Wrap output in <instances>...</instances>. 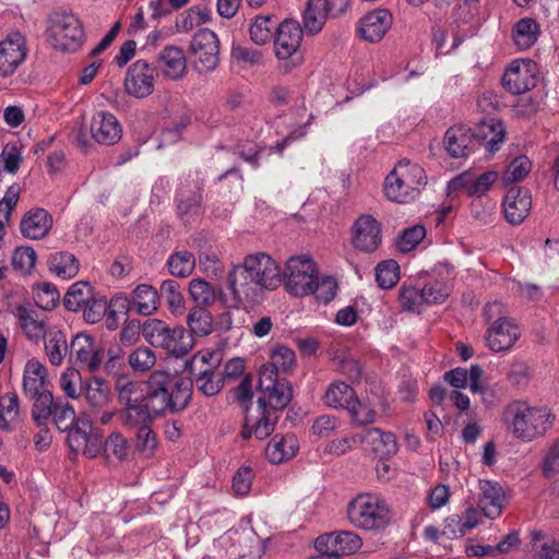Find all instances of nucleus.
<instances>
[{
    "instance_id": "nucleus-1",
    "label": "nucleus",
    "mask_w": 559,
    "mask_h": 559,
    "mask_svg": "<svg viewBox=\"0 0 559 559\" xmlns=\"http://www.w3.org/2000/svg\"><path fill=\"white\" fill-rule=\"evenodd\" d=\"M347 520L357 530L384 531L391 522L392 511L386 501L371 492L358 493L347 504Z\"/></svg>"
},
{
    "instance_id": "nucleus-2",
    "label": "nucleus",
    "mask_w": 559,
    "mask_h": 559,
    "mask_svg": "<svg viewBox=\"0 0 559 559\" xmlns=\"http://www.w3.org/2000/svg\"><path fill=\"white\" fill-rule=\"evenodd\" d=\"M426 182L423 167L409 160H401L386 176L384 193L392 201L407 203L419 194Z\"/></svg>"
},
{
    "instance_id": "nucleus-3",
    "label": "nucleus",
    "mask_w": 559,
    "mask_h": 559,
    "mask_svg": "<svg viewBox=\"0 0 559 559\" xmlns=\"http://www.w3.org/2000/svg\"><path fill=\"white\" fill-rule=\"evenodd\" d=\"M146 342L154 347H160L173 356L180 357L193 347V340L183 326H169L157 319L146 320L142 326Z\"/></svg>"
},
{
    "instance_id": "nucleus-4",
    "label": "nucleus",
    "mask_w": 559,
    "mask_h": 559,
    "mask_svg": "<svg viewBox=\"0 0 559 559\" xmlns=\"http://www.w3.org/2000/svg\"><path fill=\"white\" fill-rule=\"evenodd\" d=\"M48 39L55 49L75 51L84 40L83 25L71 12H53L49 16Z\"/></svg>"
},
{
    "instance_id": "nucleus-5",
    "label": "nucleus",
    "mask_w": 559,
    "mask_h": 559,
    "mask_svg": "<svg viewBox=\"0 0 559 559\" xmlns=\"http://www.w3.org/2000/svg\"><path fill=\"white\" fill-rule=\"evenodd\" d=\"M60 432H67V442L74 453L96 457L103 450V433L93 421H52Z\"/></svg>"
},
{
    "instance_id": "nucleus-6",
    "label": "nucleus",
    "mask_w": 559,
    "mask_h": 559,
    "mask_svg": "<svg viewBox=\"0 0 559 559\" xmlns=\"http://www.w3.org/2000/svg\"><path fill=\"white\" fill-rule=\"evenodd\" d=\"M189 52L192 67L199 74L214 71L219 63L218 36L210 28L199 29L191 38Z\"/></svg>"
},
{
    "instance_id": "nucleus-7",
    "label": "nucleus",
    "mask_w": 559,
    "mask_h": 559,
    "mask_svg": "<svg viewBox=\"0 0 559 559\" xmlns=\"http://www.w3.org/2000/svg\"><path fill=\"white\" fill-rule=\"evenodd\" d=\"M317 274V265L310 257L294 255L286 261L282 280H285L286 289L290 294L302 297L310 295Z\"/></svg>"
},
{
    "instance_id": "nucleus-8",
    "label": "nucleus",
    "mask_w": 559,
    "mask_h": 559,
    "mask_svg": "<svg viewBox=\"0 0 559 559\" xmlns=\"http://www.w3.org/2000/svg\"><path fill=\"white\" fill-rule=\"evenodd\" d=\"M243 263L254 278L259 289H275L280 286L282 272L271 255L264 252L249 254L243 259Z\"/></svg>"
},
{
    "instance_id": "nucleus-9",
    "label": "nucleus",
    "mask_w": 559,
    "mask_h": 559,
    "mask_svg": "<svg viewBox=\"0 0 559 559\" xmlns=\"http://www.w3.org/2000/svg\"><path fill=\"white\" fill-rule=\"evenodd\" d=\"M324 403L329 407L346 409L352 416L373 417L376 412L362 406L357 400L354 390L342 381L333 382L326 389Z\"/></svg>"
},
{
    "instance_id": "nucleus-10",
    "label": "nucleus",
    "mask_w": 559,
    "mask_h": 559,
    "mask_svg": "<svg viewBox=\"0 0 559 559\" xmlns=\"http://www.w3.org/2000/svg\"><path fill=\"white\" fill-rule=\"evenodd\" d=\"M537 66L532 60H515L506 70L503 86L512 94H522L536 85Z\"/></svg>"
},
{
    "instance_id": "nucleus-11",
    "label": "nucleus",
    "mask_w": 559,
    "mask_h": 559,
    "mask_svg": "<svg viewBox=\"0 0 559 559\" xmlns=\"http://www.w3.org/2000/svg\"><path fill=\"white\" fill-rule=\"evenodd\" d=\"M314 546L317 550L330 551L341 558L358 551L362 539L354 532L341 531L319 536Z\"/></svg>"
},
{
    "instance_id": "nucleus-12",
    "label": "nucleus",
    "mask_w": 559,
    "mask_h": 559,
    "mask_svg": "<svg viewBox=\"0 0 559 559\" xmlns=\"http://www.w3.org/2000/svg\"><path fill=\"white\" fill-rule=\"evenodd\" d=\"M154 81V69L146 61L138 60L127 71L124 87L129 95L143 98L152 94Z\"/></svg>"
},
{
    "instance_id": "nucleus-13",
    "label": "nucleus",
    "mask_w": 559,
    "mask_h": 559,
    "mask_svg": "<svg viewBox=\"0 0 559 559\" xmlns=\"http://www.w3.org/2000/svg\"><path fill=\"white\" fill-rule=\"evenodd\" d=\"M260 394L257 404L262 419H277V413L286 408L293 399V386L289 382H281L269 390H261Z\"/></svg>"
},
{
    "instance_id": "nucleus-14",
    "label": "nucleus",
    "mask_w": 559,
    "mask_h": 559,
    "mask_svg": "<svg viewBox=\"0 0 559 559\" xmlns=\"http://www.w3.org/2000/svg\"><path fill=\"white\" fill-rule=\"evenodd\" d=\"M26 57L25 39L19 32H12L0 41V75H11Z\"/></svg>"
},
{
    "instance_id": "nucleus-15",
    "label": "nucleus",
    "mask_w": 559,
    "mask_h": 559,
    "mask_svg": "<svg viewBox=\"0 0 559 559\" xmlns=\"http://www.w3.org/2000/svg\"><path fill=\"white\" fill-rule=\"evenodd\" d=\"M304 29L294 20H285L277 26L274 40V50L278 59L286 60L293 57L299 49Z\"/></svg>"
},
{
    "instance_id": "nucleus-16",
    "label": "nucleus",
    "mask_w": 559,
    "mask_h": 559,
    "mask_svg": "<svg viewBox=\"0 0 559 559\" xmlns=\"http://www.w3.org/2000/svg\"><path fill=\"white\" fill-rule=\"evenodd\" d=\"M228 287L236 304L254 301L260 293L245 263L235 265L228 274Z\"/></svg>"
},
{
    "instance_id": "nucleus-17",
    "label": "nucleus",
    "mask_w": 559,
    "mask_h": 559,
    "mask_svg": "<svg viewBox=\"0 0 559 559\" xmlns=\"http://www.w3.org/2000/svg\"><path fill=\"white\" fill-rule=\"evenodd\" d=\"M353 246L365 252L374 251L381 243V226L371 215L359 216L353 225Z\"/></svg>"
},
{
    "instance_id": "nucleus-18",
    "label": "nucleus",
    "mask_w": 559,
    "mask_h": 559,
    "mask_svg": "<svg viewBox=\"0 0 559 559\" xmlns=\"http://www.w3.org/2000/svg\"><path fill=\"white\" fill-rule=\"evenodd\" d=\"M69 355L74 364L88 371L97 370L102 364L100 353L93 337L86 333H79L73 337Z\"/></svg>"
},
{
    "instance_id": "nucleus-19",
    "label": "nucleus",
    "mask_w": 559,
    "mask_h": 559,
    "mask_svg": "<svg viewBox=\"0 0 559 559\" xmlns=\"http://www.w3.org/2000/svg\"><path fill=\"white\" fill-rule=\"evenodd\" d=\"M498 179V173L490 170L479 176L465 171L449 182V189L453 191L463 190L469 197L479 198L484 195Z\"/></svg>"
},
{
    "instance_id": "nucleus-20",
    "label": "nucleus",
    "mask_w": 559,
    "mask_h": 559,
    "mask_svg": "<svg viewBox=\"0 0 559 559\" xmlns=\"http://www.w3.org/2000/svg\"><path fill=\"white\" fill-rule=\"evenodd\" d=\"M90 130L92 138L96 142L105 145L117 143L122 135V128L116 116L103 110L94 114Z\"/></svg>"
},
{
    "instance_id": "nucleus-21",
    "label": "nucleus",
    "mask_w": 559,
    "mask_h": 559,
    "mask_svg": "<svg viewBox=\"0 0 559 559\" xmlns=\"http://www.w3.org/2000/svg\"><path fill=\"white\" fill-rule=\"evenodd\" d=\"M520 337L519 328L508 318H499L488 329L486 334L487 346L493 352L510 349Z\"/></svg>"
},
{
    "instance_id": "nucleus-22",
    "label": "nucleus",
    "mask_w": 559,
    "mask_h": 559,
    "mask_svg": "<svg viewBox=\"0 0 559 559\" xmlns=\"http://www.w3.org/2000/svg\"><path fill=\"white\" fill-rule=\"evenodd\" d=\"M532 207V198L528 190L513 187L503 201L504 216L513 225L521 224L528 215Z\"/></svg>"
},
{
    "instance_id": "nucleus-23",
    "label": "nucleus",
    "mask_w": 559,
    "mask_h": 559,
    "mask_svg": "<svg viewBox=\"0 0 559 559\" xmlns=\"http://www.w3.org/2000/svg\"><path fill=\"white\" fill-rule=\"evenodd\" d=\"M392 24V15L386 10H374L364 15L359 22L358 34L367 41H379Z\"/></svg>"
},
{
    "instance_id": "nucleus-24",
    "label": "nucleus",
    "mask_w": 559,
    "mask_h": 559,
    "mask_svg": "<svg viewBox=\"0 0 559 559\" xmlns=\"http://www.w3.org/2000/svg\"><path fill=\"white\" fill-rule=\"evenodd\" d=\"M359 442L365 444L366 448L370 449L381 460L388 459L397 452L394 435L378 428H362Z\"/></svg>"
},
{
    "instance_id": "nucleus-25",
    "label": "nucleus",
    "mask_w": 559,
    "mask_h": 559,
    "mask_svg": "<svg viewBox=\"0 0 559 559\" xmlns=\"http://www.w3.org/2000/svg\"><path fill=\"white\" fill-rule=\"evenodd\" d=\"M115 389L120 403L127 409V419H134L144 399V383L120 377L116 381Z\"/></svg>"
},
{
    "instance_id": "nucleus-26",
    "label": "nucleus",
    "mask_w": 559,
    "mask_h": 559,
    "mask_svg": "<svg viewBox=\"0 0 559 559\" xmlns=\"http://www.w3.org/2000/svg\"><path fill=\"white\" fill-rule=\"evenodd\" d=\"M478 507L484 515L495 519L500 515L504 501V492L497 481L479 480Z\"/></svg>"
},
{
    "instance_id": "nucleus-27",
    "label": "nucleus",
    "mask_w": 559,
    "mask_h": 559,
    "mask_svg": "<svg viewBox=\"0 0 559 559\" xmlns=\"http://www.w3.org/2000/svg\"><path fill=\"white\" fill-rule=\"evenodd\" d=\"M474 134L463 126L450 128L443 138V147L453 158H465L474 148Z\"/></svg>"
},
{
    "instance_id": "nucleus-28",
    "label": "nucleus",
    "mask_w": 559,
    "mask_h": 559,
    "mask_svg": "<svg viewBox=\"0 0 559 559\" xmlns=\"http://www.w3.org/2000/svg\"><path fill=\"white\" fill-rule=\"evenodd\" d=\"M14 314L25 337L34 343L44 340L52 326L48 325L44 319H40L35 311L24 306H17Z\"/></svg>"
},
{
    "instance_id": "nucleus-29",
    "label": "nucleus",
    "mask_w": 559,
    "mask_h": 559,
    "mask_svg": "<svg viewBox=\"0 0 559 559\" xmlns=\"http://www.w3.org/2000/svg\"><path fill=\"white\" fill-rule=\"evenodd\" d=\"M298 449L299 442L295 435H275L265 448V456L272 464H281L293 459Z\"/></svg>"
},
{
    "instance_id": "nucleus-30",
    "label": "nucleus",
    "mask_w": 559,
    "mask_h": 559,
    "mask_svg": "<svg viewBox=\"0 0 559 559\" xmlns=\"http://www.w3.org/2000/svg\"><path fill=\"white\" fill-rule=\"evenodd\" d=\"M158 67L166 78L179 80L187 73L186 55L179 47L167 46L159 53Z\"/></svg>"
},
{
    "instance_id": "nucleus-31",
    "label": "nucleus",
    "mask_w": 559,
    "mask_h": 559,
    "mask_svg": "<svg viewBox=\"0 0 559 559\" xmlns=\"http://www.w3.org/2000/svg\"><path fill=\"white\" fill-rule=\"evenodd\" d=\"M331 16V8L329 0H308L304 15V29L309 35L320 33Z\"/></svg>"
},
{
    "instance_id": "nucleus-32",
    "label": "nucleus",
    "mask_w": 559,
    "mask_h": 559,
    "mask_svg": "<svg viewBox=\"0 0 559 559\" xmlns=\"http://www.w3.org/2000/svg\"><path fill=\"white\" fill-rule=\"evenodd\" d=\"M44 350L50 365L59 367L69 354L67 336L61 329L52 325L44 337Z\"/></svg>"
},
{
    "instance_id": "nucleus-33",
    "label": "nucleus",
    "mask_w": 559,
    "mask_h": 559,
    "mask_svg": "<svg viewBox=\"0 0 559 559\" xmlns=\"http://www.w3.org/2000/svg\"><path fill=\"white\" fill-rule=\"evenodd\" d=\"M169 391H153L144 396L141 407L136 412V417L142 419H151L157 416L175 415L169 401Z\"/></svg>"
},
{
    "instance_id": "nucleus-34",
    "label": "nucleus",
    "mask_w": 559,
    "mask_h": 559,
    "mask_svg": "<svg viewBox=\"0 0 559 559\" xmlns=\"http://www.w3.org/2000/svg\"><path fill=\"white\" fill-rule=\"evenodd\" d=\"M51 218L45 210L28 212L21 222L22 234L31 239H40L49 231Z\"/></svg>"
},
{
    "instance_id": "nucleus-35",
    "label": "nucleus",
    "mask_w": 559,
    "mask_h": 559,
    "mask_svg": "<svg viewBox=\"0 0 559 559\" xmlns=\"http://www.w3.org/2000/svg\"><path fill=\"white\" fill-rule=\"evenodd\" d=\"M47 369L36 358L29 359L24 367L23 385L26 393L36 395L45 390Z\"/></svg>"
},
{
    "instance_id": "nucleus-36",
    "label": "nucleus",
    "mask_w": 559,
    "mask_h": 559,
    "mask_svg": "<svg viewBox=\"0 0 559 559\" xmlns=\"http://www.w3.org/2000/svg\"><path fill=\"white\" fill-rule=\"evenodd\" d=\"M548 428L547 421H506L507 432L523 442L543 437Z\"/></svg>"
},
{
    "instance_id": "nucleus-37",
    "label": "nucleus",
    "mask_w": 559,
    "mask_h": 559,
    "mask_svg": "<svg viewBox=\"0 0 559 559\" xmlns=\"http://www.w3.org/2000/svg\"><path fill=\"white\" fill-rule=\"evenodd\" d=\"M506 419H548L551 414L546 406H533L527 401L516 400L508 404L504 411Z\"/></svg>"
},
{
    "instance_id": "nucleus-38",
    "label": "nucleus",
    "mask_w": 559,
    "mask_h": 559,
    "mask_svg": "<svg viewBox=\"0 0 559 559\" xmlns=\"http://www.w3.org/2000/svg\"><path fill=\"white\" fill-rule=\"evenodd\" d=\"M539 26L531 17L521 19L513 27V40L521 50L531 48L538 39Z\"/></svg>"
},
{
    "instance_id": "nucleus-39",
    "label": "nucleus",
    "mask_w": 559,
    "mask_h": 559,
    "mask_svg": "<svg viewBox=\"0 0 559 559\" xmlns=\"http://www.w3.org/2000/svg\"><path fill=\"white\" fill-rule=\"evenodd\" d=\"M49 270L61 278H72L79 272V261L69 252H56L49 257Z\"/></svg>"
},
{
    "instance_id": "nucleus-40",
    "label": "nucleus",
    "mask_w": 559,
    "mask_h": 559,
    "mask_svg": "<svg viewBox=\"0 0 559 559\" xmlns=\"http://www.w3.org/2000/svg\"><path fill=\"white\" fill-rule=\"evenodd\" d=\"M94 297L92 286L86 282L74 283L64 296L63 304L70 311H79Z\"/></svg>"
},
{
    "instance_id": "nucleus-41",
    "label": "nucleus",
    "mask_w": 559,
    "mask_h": 559,
    "mask_svg": "<svg viewBox=\"0 0 559 559\" xmlns=\"http://www.w3.org/2000/svg\"><path fill=\"white\" fill-rule=\"evenodd\" d=\"M133 304L140 314L150 316L158 308V293L152 286L141 284L133 292Z\"/></svg>"
},
{
    "instance_id": "nucleus-42",
    "label": "nucleus",
    "mask_w": 559,
    "mask_h": 559,
    "mask_svg": "<svg viewBox=\"0 0 559 559\" xmlns=\"http://www.w3.org/2000/svg\"><path fill=\"white\" fill-rule=\"evenodd\" d=\"M189 335L206 336L213 331V318L209 311L203 308H192L187 317Z\"/></svg>"
},
{
    "instance_id": "nucleus-43",
    "label": "nucleus",
    "mask_w": 559,
    "mask_h": 559,
    "mask_svg": "<svg viewBox=\"0 0 559 559\" xmlns=\"http://www.w3.org/2000/svg\"><path fill=\"white\" fill-rule=\"evenodd\" d=\"M163 298L170 312L175 316H180L185 311V299L180 290L178 282L173 280L164 281L160 284L158 298Z\"/></svg>"
},
{
    "instance_id": "nucleus-44",
    "label": "nucleus",
    "mask_w": 559,
    "mask_h": 559,
    "mask_svg": "<svg viewBox=\"0 0 559 559\" xmlns=\"http://www.w3.org/2000/svg\"><path fill=\"white\" fill-rule=\"evenodd\" d=\"M277 26L273 15L257 16L249 28L250 39L257 45H264L271 40Z\"/></svg>"
},
{
    "instance_id": "nucleus-45",
    "label": "nucleus",
    "mask_w": 559,
    "mask_h": 559,
    "mask_svg": "<svg viewBox=\"0 0 559 559\" xmlns=\"http://www.w3.org/2000/svg\"><path fill=\"white\" fill-rule=\"evenodd\" d=\"M191 382L199 393L207 397L219 393L224 383L221 370L214 372L199 371L198 377L192 378Z\"/></svg>"
},
{
    "instance_id": "nucleus-46",
    "label": "nucleus",
    "mask_w": 559,
    "mask_h": 559,
    "mask_svg": "<svg viewBox=\"0 0 559 559\" xmlns=\"http://www.w3.org/2000/svg\"><path fill=\"white\" fill-rule=\"evenodd\" d=\"M189 294L191 299L197 304L195 308L212 306L216 300V292L214 287L204 280L193 278L189 284Z\"/></svg>"
},
{
    "instance_id": "nucleus-47",
    "label": "nucleus",
    "mask_w": 559,
    "mask_h": 559,
    "mask_svg": "<svg viewBox=\"0 0 559 559\" xmlns=\"http://www.w3.org/2000/svg\"><path fill=\"white\" fill-rule=\"evenodd\" d=\"M478 136L484 140L486 148L493 153L499 150L500 144L504 140V128L500 121L490 119L483 122Z\"/></svg>"
},
{
    "instance_id": "nucleus-48",
    "label": "nucleus",
    "mask_w": 559,
    "mask_h": 559,
    "mask_svg": "<svg viewBox=\"0 0 559 559\" xmlns=\"http://www.w3.org/2000/svg\"><path fill=\"white\" fill-rule=\"evenodd\" d=\"M432 288L418 289L413 286H402L400 289L399 301L401 307L406 311H419L424 305V299L431 295Z\"/></svg>"
},
{
    "instance_id": "nucleus-49",
    "label": "nucleus",
    "mask_w": 559,
    "mask_h": 559,
    "mask_svg": "<svg viewBox=\"0 0 559 559\" xmlns=\"http://www.w3.org/2000/svg\"><path fill=\"white\" fill-rule=\"evenodd\" d=\"M219 357L215 353L199 352L187 361V367L192 378L198 377L199 371L214 372L219 370Z\"/></svg>"
},
{
    "instance_id": "nucleus-50",
    "label": "nucleus",
    "mask_w": 559,
    "mask_h": 559,
    "mask_svg": "<svg viewBox=\"0 0 559 559\" xmlns=\"http://www.w3.org/2000/svg\"><path fill=\"white\" fill-rule=\"evenodd\" d=\"M155 364V353L145 346L136 347L128 356V365L136 373L147 372Z\"/></svg>"
},
{
    "instance_id": "nucleus-51",
    "label": "nucleus",
    "mask_w": 559,
    "mask_h": 559,
    "mask_svg": "<svg viewBox=\"0 0 559 559\" xmlns=\"http://www.w3.org/2000/svg\"><path fill=\"white\" fill-rule=\"evenodd\" d=\"M192 394V382L188 379L177 380L169 391V401L173 406V413L177 414L188 405Z\"/></svg>"
},
{
    "instance_id": "nucleus-52",
    "label": "nucleus",
    "mask_w": 559,
    "mask_h": 559,
    "mask_svg": "<svg viewBox=\"0 0 559 559\" xmlns=\"http://www.w3.org/2000/svg\"><path fill=\"white\" fill-rule=\"evenodd\" d=\"M195 265L194 255L189 251L175 252L168 260L169 272L178 277L189 276Z\"/></svg>"
},
{
    "instance_id": "nucleus-53",
    "label": "nucleus",
    "mask_w": 559,
    "mask_h": 559,
    "mask_svg": "<svg viewBox=\"0 0 559 559\" xmlns=\"http://www.w3.org/2000/svg\"><path fill=\"white\" fill-rule=\"evenodd\" d=\"M532 163L525 155L514 157L502 175L506 185L523 180L531 171Z\"/></svg>"
},
{
    "instance_id": "nucleus-54",
    "label": "nucleus",
    "mask_w": 559,
    "mask_h": 559,
    "mask_svg": "<svg viewBox=\"0 0 559 559\" xmlns=\"http://www.w3.org/2000/svg\"><path fill=\"white\" fill-rule=\"evenodd\" d=\"M400 266L393 260L382 261L376 269V278L380 287L392 288L399 281Z\"/></svg>"
},
{
    "instance_id": "nucleus-55",
    "label": "nucleus",
    "mask_w": 559,
    "mask_h": 559,
    "mask_svg": "<svg viewBox=\"0 0 559 559\" xmlns=\"http://www.w3.org/2000/svg\"><path fill=\"white\" fill-rule=\"evenodd\" d=\"M136 447L145 457H152L157 448L156 435L145 421H142V425L138 428Z\"/></svg>"
},
{
    "instance_id": "nucleus-56",
    "label": "nucleus",
    "mask_w": 559,
    "mask_h": 559,
    "mask_svg": "<svg viewBox=\"0 0 559 559\" xmlns=\"http://www.w3.org/2000/svg\"><path fill=\"white\" fill-rule=\"evenodd\" d=\"M36 263V252L31 247H19L12 254V266L21 274H28Z\"/></svg>"
},
{
    "instance_id": "nucleus-57",
    "label": "nucleus",
    "mask_w": 559,
    "mask_h": 559,
    "mask_svg": "<svg viewBox=\"0 0 559 559\" xmlns=\"http://www.w3.org/2000/svg\"><path fill=\"white\" fill-rule=\"evenodd\" d=\"M230 396L243 412H247L253 396L252 377L250 374L242 377L240 383L230 391Z\"/></svg>"
},
{
    "instance_id": "nucleus-58",
    "label": "nucleus",
    "mask_w": 559,
    "mask_h": 559,
    "mask_svg": "<svg viewBox=\"0 0 559 559\" xmlns=\"http://www.w3.org/2000/svg\"><path fill=\"white\" fill-rule=\"evenodd\" d=\"M103 448L107 457H114L117 461H123L129 453L127 440L119 433H112L104 443Z\"/></svg>"
},
{
    "instance_id": "nucleus-59",
    "label": "nucleus",
    "mask_w": 559,
    "mask_h": 559,
    "mask_svg": "<svg viewBox=\"0 0 559 559\" xmlns=\"http://www.w3.org/2000/svg\"><path fill=\"white\" fill-rule=\"evenodd\" d=\"M276 421H243L241 437L247 440L254 436L259 440L267 438L275 430Z\"/></svg>"
},
{
    "instance_id": "nucleus-60",
    "label": "nucleus",
    "mask_w": 559,
    "mask_h": 559,
    "mask_svg": "<svg viewBox=\"0 0 559 559\" xmlns=\"http://www.w3.org/2000/svg\"><path fill=\"white\" fill-rule=\"evenodd\" d=\"M426 229L421 225L413 226L406 229L397 241V249L401 252L414 250L425 238Z\"/></svg>"
},
{
    "instance_id": "nucleus-61",
    "label": "nucleus",
    "mask_w": 559,
    "mask_h": 559,
    "mask_svg": "<svg viewBox=\"0 0 559 559\" xmlns=\"http://www.w3.org/2000/svg\"><path fill=\"white\" fill-rule=\"evenodd\" d=\"M59 298V292L49 283L39 285L35 293L36 305L44 310L53 309L57 306Z\"/></svg>"
},
{
    "instance_id": "nucleus-62",
    "label": "nucleus",
    "mask_w": 559,
    "mask_h": 559,
    "mask_svg": "<svg viewBox=\"0 0 559 559\" xmlns=\"http://www.w3.org/2000/svg\"><path fill=\"white\" fill-rule=\"evenodd\" d=\"M336 289L337 284L333 277L325 276L320 280L317 277L310 294H313L317 300L326 304L335 297Z\"/></svg>"
},
{
    "instance_id": "nucleus-63",
    "label": "nucleus",
    "mask_w": 559,
    "mask_h": 559,
    "mask_svg": "<svg viewBox=\"0 0 559 559\" xmlns=\"http://www.w3.org/2000/svg\"><path fill=\"white\" fill-rule=\"evenodd\" d=\"M33 404V419H48L50 417V408L53 406L55 399L52 394L43 390L36 395Z\"/></svg>"
},
{
    "instance_id": "nucleus-64",
    "label": "nucleus",
    "mask_w": 559,
    "mask_h": 559,
    "mask_svg": "<svg viewBox=\"0 0 559 559\" xmlns=\"http://www.w3.org/2000/svg\"><path fill=\"white\" fill-rule=\"evenodd\" d=\"M295 353L285 346H278L274 349L271 357V364L280 371L287 372L295 365Z\"/></svg>"
}]
</instances>
